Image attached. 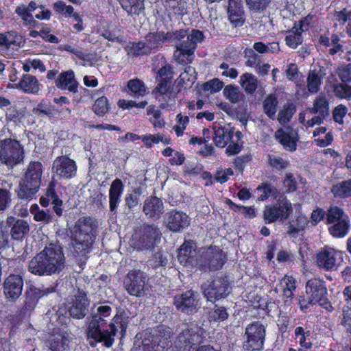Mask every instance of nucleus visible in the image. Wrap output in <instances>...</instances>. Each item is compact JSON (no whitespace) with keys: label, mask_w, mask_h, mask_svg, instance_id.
Instances as JSON below:
<instances>
[{"label":"nucleus","mask_w":351,"mask_h":351,"mask_svg":"<svg viewBox=\"0 0 351 351\" xmlns=\"http://www.w3.org/2000/svg\"><path fill=\"white\" fill-rule=\"evenodd\" d=\"M267 158L268 165L273 169L278 171L286 169L289 165V161L281 157L269 154Z\"/></svg>","instance_id":"obj_61"},{"label":"nucleus","mask_w":351,"mask_h":351,"mask_svg":"<svg viewBox=\"0 0 351 351\" xmlns=\"http://www.w3.org/2000/svg\"><path fill=\"white\" fill-rule=\"evenodd\" d=\"M18 34L15 31L0 33V49H8L15 45Z\"/></svg>","instance_id":"obj_46"},{"label":"nucleus","mask_w":351,"mask_h":351,"mask_svg":"<svg viewBox=\"0 0 351 351\" xmlns=\"http://www.w3.org/2000/svg\"><path fill=\"white\" fill-rule=\"evenodd\" d=\"M127 86L134 96H144L146 94L147 87L145 83L138 78L130 80Z\"/></svg>","instance_id":"obj_51"},{"label":"nucleus","mask_w":351,"mask_h":351,"mask_svg":"<svg viewBox=\"0 0 351 351\" xmlns=\"http://www.w3.org/2000/svg\"><path fill=\"white\" fill-rule=\"evenodd\" d=\"M334 93L339 99H351V86L346 83L338 84L334 87Z\"/></svg>","instance_id":"obj_62"},{"label":"nucleus","mask_w":351,"mask_h":351,"mask_svg":"<svg viewBox=\"0 0 351 351\" xmlns=\"http://www.w3.org/2000/svg\"><path fill=\"white\" fill-rule=\"evenodd\" d=\"M17 87L25 93L37 94L40 90V83L35 76L23 74Z\"/></svg>","instance_id":"obj_32"},{"label":"nucleus","mask_w":351,"mask_h":351,"mask_svg":"<svg viewBox=\"0 0 351 351\" xmlns=\"http://www.w3.org/2000/svg\"><path fill=\"white\" fill-rule=\"evenodd\" d=\"M206 331L196 323H189L178 335L173 351H191L194 346H199L205 339Z\"/></svg>","instance_id":"obj_5"},{"label":"nucleus","mask_w":351,"mask_h":351,"mask_svg":"<svg viewBox=\"0 0 351 351\" xmlns=\"http://www.w3.org/2000/svg\"><path fill=\"white\" fill-rule=\"evenodd\" d=\"M161 232L154 224H143L133 236L134 244L138 250H152L160 242Z\"/></svg>","instance_id":"obj_9"},{"label":"nucleus","mask_w":351,"mask_h":351,"mask_svg":"<svg viewBox=\"0 0 351 351\" xmlns=\"http://www.w3.org/2000/svg\"><path fill=\"white\" fill-rule=\"evenodd\" d=\"M177 125L173 127L174 131L178 136L183 135L184 131L186 130L187 125L189 123V117L188 116H183L179 113L176 116Z\"/></svg>","instance_id":"obj_64"},{"label":"nucleus","mask_w":351,"mask_h":351,"mask_svg":"<svg viewBox=\"0 0 351 351\" xmlns=\"http://www.w3.org/2000/svg\"><path fill=\"white\" fill-rule=\"evenodd\" d=\"M278 105V99L274 94H269L264 99L263 103V111L269 119L273 120L275 119Z\"/></svg>","instance_id":"obj_42"},{"label":"nucleus","mask_w":351,"mask_h":351,"mask_svg":"<svg viewBox=\"0 0 351 351\" xmlns=\"http://www.w3.org/2000/svg\"><path fill=\"white\" fill-rule=\"evenodd\" d=\"M123 48L129 58H134L150 56L148 47L145 45L144 41H129Z\"/></svg>","instance_id":"obj_31"},{"label":"nucleus","mask_w":351,"mask_h":351,"mask_svg":"<svg viewBox=\"0 0 351 351\" xmlns=\"http://www.w3.org/2000/svg\"><path fill=\"white\" fill-rule=\"evenodd\" d=\"M256 190L262 192V194L258 197V201L263 202L270 197L277 198L280 196L277 188L268 182L261 183L258 186Z\"/></svg>","instance_id":"obj_43"},{"label":"nucleus","mask_w":351,"mask_h":351,"mask_svg":"<svg viewBox=\"0 0 351 351\" xmlns=\"http://www.w3.org/2000/svg\"><path fill=\"white\" fill-rule=\"evenodd\" d=\"M313 113H319L322 117L328 114L329 102L324 96H318L313 102V107L311 110Z\"/></svg>","instance_id":"obj_45"},{"label":"nucleus","mask_w":351,"mask_h":351,"mask_svg":"<svg viewBox=\"0 0 351 351\" xmlns=\"http://www.w3.org/2000/svg\"><path fill=\"white\" fill-rule=\"evenodd\" d=\"M274 136L285 150L290 152H293L296 150L297 143L299 140L297 134H293L291 132L285 131L282 128H279L276 131Z\"/></svg>","instance_id":"obj_28"},{"label":"nucleus","mask_w":351,"mask_h":351,"mask_svg":"<svg viewBox=\"0 0 351 351\" xmlns=\"http://www.w3.org/2000/svg\"><path fill=\"white\" fill-rule=\"evenodd\" d=\"M249 10L254 13L264 12L271 0H245Z\"/></svg>","instance_id":"obj_54"},{"label":"nucleus","mask_w":351,"mask_h":351,"mask_svg":"<svg viewBox=\"0 0 351 351\" xmlns=\"http://www.w3.org/2000/svg\"><path fill=\"white\" fill-rule=\"evenodd\" d=\"M173 304L178 311L190 315L196 312L197 300L195 292L189 290L180 295L175 296Z\"/></svg>","instance_id":"obj_18"},{"label":"nucleus","mask_w":351,"mask_h":351,"mask_svg":"<svg viewBox=\"0 0 351 351\" xmlns=\"http://www.w3.org/2000/svg\"><path fill=\"white\" fill-rule=\"evenodd\" d=\"M53 10L56 14H63L65 17H71L74 8L72 5H66L63 1H58L53 4Z\"/></svg>","instance_id":"obj_59"},{"label":"nucleus","mask_w":351,"mask_h":351,"mask_svg":"<svg viewBox=\"0 0 351 351\" xmlns=\"http://www.w3.org/2000/svg\"><path fill=\"white\" fill-rule=\"evenodd\" d=\"M340 38L337 34H332L330 38L327 34H321L318 38V45L322 47H328L331 45L332 47L329 49V54L334 56L342 51V45L339 43Z\"/></svg>","instance_id":"obj_33"},{"label":"nucleus","mask_w":351,"mask_h":351,"mask_svg":"<svg viewBox=\"0 0 351 351\" xmlns=\"http://www.w3.org/2000/svg\"><path fill=\"white\" fill-rule=\"evenodd\" d=\"M167 226L172 232H180L190 225L191 219L186 213L171 210L167 214Z\"/></svg>","instance_id":"obj_19"},{"label":"nucleus","mask_w":351,"mask_h":351,"mask_svg":"<svg viewBox=\"0 0 351 351\" xmlns=\"http://www.w3.org/2000/svg\"><path fill=\"white\" fill-rule=\"evenodd\" d=\"M56 186V180L53 179L49 182L46 189L45 195L40 197L39 203L41 206L47 207L49 206L51 202L60 199L57 193Z\"/></svg>","instance_id":"obj_38"},{"label":"nucleus","mask_w":351,"mask_h":351,"mask_svg":"<svg viewBox=\"0 0 351 351\" xmlns=\"http://www.w3.org/2000/svg\"><path fill=\"white\" fill-rule=\"evenodd\" d=\"M350 221L348 218L332 223L328 227L329 233L335 238H343L349 231Z\"/></svg>","instance_id":"obj_39"},{"label":"nucleus","mask_w":351,"mask_h":351,"mask_svg":"<svg viewBox=\"0 0 351 351\" xmlns=\"http://www.w3.org/2000/svg\"><path fill=\"white\" fill-rule=\"evenodd\" d=\"M90 304L85 291H80L75 295L72 305L69 309V313L73 318L83 319L88 313V308Z\"/></svg>","instance_id":"obj_23"},{"label":"nucleus","mask_w":351,"mask_h":351,"mask_svg":"<svg viewBox=\"0 0 351 351\" xmlns=\"http://www.w3.org/2000/svg\"><path fill=\"white\" fill-rule=\"evenodd\" d=\"M124 191V184L119 178L114 179L109 189V208L112 213H115L121 202V197Z\"/></svg>","instance_id":"obj_27"},{"label":"nucleus","mask_w":351,"mask_h":351,"mask_svg":"<svg viewBox=\"0 0 351 351\" xmlns=\"http://www.w3.org/2000/svg\"><path fill=\"white\" fill-rule=\"evenodd\" d=\"M29 315L27 313L23 312L21 308L16 314L8 315V319L11 325V330L18 328L23 319Z\"/></svg>","instance_id":"obj_63"},{"label":"nucleus","mask_w":351,"mask_h":351,"mask_svg":"<svg viewBox=\"0 0 351 351\" xmlns=\"http://www.w3.org/2000/svg\"><path fill=\"white\" fill-rule=\"evenodd\" d=\"M196 46H192L191 49H183L182 51H176L174 57L176 61L182 65L191 64L194 59V53Z\"/></svg>","instance_id":"obj_49"},{"label":"nucleus","mask_w":351,"mask_h":351,"mask_svg":"<svg viewBox=\"0 0 351 351\" xmlns=\"http://www.w3.org/2000/svg\"><path fill=\"white\" fill-rule=\"evenodd\" d=\"M265 326L260 321L249 324L245 330L243 348L245 351H261L265 341Z\"/></svg>","instance_id":"obj_7"},{"label":"nucleus","mask_w":351,"mask_h":351,"mask_svg":"<svg viewBox=\"0 0 351 351\" xmlns=\"http://www.w3.org/2000/svg\"><path fill=\"white\" fill-rule=\"evenodd\" d=\"M209 319L213 322H222L228 319L229 313L225 306L215 304L209 313Z\"/></svg>","instance_id":"obj_47"},{"label":"nucleus","mask_w":351,"mask_h":351,"mask_svg":"<svg viewBox=\"0 0 351 351\" xmlns=\"http://www.w3.org/2000/svg\"><path fill=\"white\" fill-rule=\"evenodd\" d=\"M196 243L193 240L184 241L178 250V260L184 267H192L196 261Z\"/></svg>","instance_id":"obj_21"},{"label":"nucleus","mask_w":351,"mask_h":351,"mask_svg":"<svg viewBox=\"0 0 351 351\" xmlns=\"http://www.w3.org/2000/svg\"><path fill=\"white\" fill-rule=\"evenodd\" d=\"M285 38V44L291 49H296L303 43L302 32L293 25V26L286 31Z\"/></svg>","instance_id":"obj_37"},{"label":"nucleus","mask_w":351,"mask_h":351,"mask_svg":"<svg viewBox=\"0 0 351 351\" xmlns=\"http://www.w3.org/2000/svg\"><path fill=\"white\" fill-rule=\"evenodd\" d=\"M6 225L10 230V237L13 240L22 241L29 232V225L27 221L8 216Z\"/></svg>","instance_id":"obj_20"},{"label":"nucleus","mask_w":351,"mask_h":351,"mask_svg":"<svg viewBox=\"0 0 351 351\" xmlns=\"http://www.w3.org/2000/svg\"><path fill=\"white\" fill-rule=\"evenodd\" d=\"M296 112V106L293 103H287L284 105L282 109L278 112V120L281 124L288 123Z\"/></svg>","instance_id":"obj_48"},{"label":"nucleus","mask_w":351,"mask_h":351,"mask_svg":"<svg viewBox=\"0 0 351 351\" xmlns=\"http://www.w3.org/2000/svg\"><path fill=\"white\" fill-rule=\"evenodd\" d=\"M293 213L290 201L285 195H280L276 203L265 206L263 219L265 223L284 221L288 219Z\"/></svg>","instance_id":"obj_8"},{"label":"nucleus","mask_w":351,"mask_h":351,"mask_svg":"<svg viewBox=\"0 0 351 351\" xmlns=\"http://www.w3.org/2000/svg\"><path fill=\"white\" fill-rule=\"evenodd\" d=\"M24 280L19 274H10L4 280L3 292L10 302H15L21 295Z\"/></svg>","instance_id":"obj_16"},{"label":"nucleus","mask_w":351,"mask_h":351,"mask_svg":"<svg viewBox=\"0 0 351 351\" xmlns=\"http://www.w3.org/2000/svg\"><path fill=\"white\" fill-rule=\"evenodd\" d=\"M317 21V17L316 15L308 14L306 16L302 17L298 23L295 22L294 25L303 33L314 27Z\"/></svg>","instance_id":"obj_50"},{"label":"nucleus","mask_w":351,"mask_h":351,"mask_svg":"<svg viewBox=\"0 0 351 351\" xmlns=\"http://www.w3.org/2000/svg\"><path fill=\"white\" fill-rule=\"evenodd\" d=\"M106 321L99 316L93 315L87 328V336L94 339L96 342L103 343L106 348H110L114 341L117 332H119L121 337H123L128 328V318L123 313H117L112 318L109 328H103L106 325Z\"/></svg>","instance_id":"obj_3"},{"label":"nucleus","mask_w":351,"mask_h":351,"mask_svg":"<svg viewBox=\"0 0 351 351\" xmlns=\"http://www.w3.org/2000/svg\"><path fill=\"white\" fill-rule=\"evenodd\" d=\"M143 212L148 219H159L164 213L162 200L155 196H148L144 201Z\"/></svg>","instance_id":"obj_22"},{"label":"nucleus","mask_w":351,"mask_h":351,"mask_svg":"<svg viewBox=\"0 0 351 351\" xmlns=\"http://www.w3.org/2000/svg\"><path fill=\"white\" fill-rule=\"evenodd\" d=\"M56 86L61 90H68L75 93L77 90V82L75 80L73 71L62 72L56 80Z\"/></svg>","instance_id":"obj_30"},{"label":"nucleus","mask_w":351,"mask_h":351,"mask_svg":"<svg viewBox=\"0 0 351 351\" xmlns=\"http://www.w3.org/2000/svg\"><path fill=\"white\" fill-rule=\"evenodd\" d=\"M128 15L138 16L144 10V0H117Z\"/></svg>","instance_id":"obj_36"},{"label":"nucleus","mask_w":351,"mask_h":351,"mask_svg":"<svg viewBox=\"0 0 351 351\" xmlns=\"http://www.w3.org/2000/svg\"><path fill=\"white\" fill-rule=\"evenodd\" d=\"M170 341L165 335H154L152 337L151 348L155 351H163L169 346Z\"/></svg>","instance_id":"obj_55"},{"label":"nucleus","mask_w":351,"mask_h":351,"mask_svg":"<svg viewBox=\"0 0 351 351\" xmlns=\"http://www.w3.org/2000/svg\"><path fill=\"white\" fill-rule=\"evenodd\" d=\"M42 175V163L39 161H31L15 189L18 199L25 201L33 199L40 188Z\"/></svg>","instance_id":"obj_4"},{"label":"nucleus","mask_w":351,"mask_h":351,"mask_svg":"<svg viewBox=\"0 0 351 351\" xmlns=\"http://www.w3.org/2000/svg\"><path fill=\"white\" fill-rule=\"evenodd\" d=\"M340 256H341L340 251L325 245L317 252L314 261L319 269L332 271L337 268V259Z\"/></svg>","instance_id":"obj_11"},{"label":"nucleus","mask_w":351,"mask_h":351,"mask_svg":"<svg viewBox=\"0 0 351 351\" xmlns=\"http://www.w3.org/2000/svg\"><path fill=\"white\" fill-rule=\"evenodd\" d=\"M25 158V149L20 142L12 138L0 141V162L8 168L21 164Z\"/></svg>","instance_id":"obj_6"},{"label":"nucleus","mask_w":351,"mask_h":351,"mask_svg":"<svg viewBox=\"0 0 351 351\" xmlns=\"http://www.w3.org/2000/svg\"><path fill=\"white\" fill-rule=\"evenodd\" d=\"M348 218L344 210L337 206H330L326 211V222L328 225Z\"/></svg>","instance_id":"obj_44"},{"label":"nucleus","mask_w":351,"mask_h":351,"mask_svg":"<svg viewBox=\"0 0 351 351\" xmlns=\"http://www.w3.org/2000/svg\"><path fill=\"white\" fill-rule=\"evenodd\" d=\"M330 192L335 198L342 199L351 197V179L333 184Z\"/></svg>","instance_id":"obj_35"},{"label":"nucleus","mask_w":351,"mask_h":351,"mask_svg":"<svg viewBox=\"0 0 351 351\" xmlns=\"http://www.w3.org/2000/svg\"><path fill=\"white\" fill-rule=\"evenodd\" d=\"M227 260V255L218 246L210 245L202 248L199 261L204 269L211 271L220 270Z\"/></svg>","instance_id":"obj_10"},{"label":"nucleus","mask_w":351,"mask_h":351,"mask_svg":"<svg viewBox=\"0 0 351 351\" xmlns=\"http://www.w3.org/2000/svg\"><path fill=\"white\" fill-rule=\"evenodd\" d=\"M322 84V77L315 71H310L307 76V88L311 93L319 91Z\"/></svg>","instance_id":"obj_56"},{"label":"nucleus","mask_w":351,"mask_h":351,"mask_svg":"<svg viewBox=\"0 0 351 351\" xmlns=\"http://www.w3.org/2000/svg\"><path fill=\"white\" fill-rule=\"evenodd\" d=\"M306 293L313 300H320V298L328 295L326 282L320 278H312L306 282Z\"/></svg>","instance_id":"obj_26"},{"label":"nucleus","mask_w":351,"mask_h":351,"mask_svg":"<svg viewBox=\"0 0 351 351\" xmlns=\"http://www.w3.org/2000/svg\"><path fill=\"white\" fill-rule=\"evenodd\" d=\"M185 1L183 0H173L162 4L168 15L180 16H182L186 14V9L185 7Z\"/></svg>","instance_id":"obj_40"},{"label":"nucleus","mask_w":351,"mask_h":351,"mask_svg":"<svg viewBox=\"0 0 351 351\" xmlns=\"http://www.w3.org/2000/svg\"><path fill=\"white\" fill-rule=\"evenodd\" d=\"M69 340L62 333L52 334L47 341L51 351H66L69 350Z\"/></svg>","instance_id":"obj_34"},{"label":"nucleus","mask_w":351,"mask_h":351,"mask_svg":"<svg viewBox=\"0 0 351 351\" xmlns=\"http://www.w3.org/2000/svg\"><path fill=\"white\" fill-rule=\"evenodd\" d=\"M310 335L311 332L309 330L305 331L302 326H298L295 329V337L298 338L300 336L299 340L300 345L306 350L312 348V343L306 341V337H309Z\"/></svg>","instance_id":"obj_60"},{"label":"nucleus","mask_w":351,"mask_h":351,"mask_svg":"<svg viewBox=\"0 0 351 351\" xmlns=\"http://www.w3.org/2000/svg\"><path fill=\"white\" fill-rule=\"evenodd\" d=\"M52 170L59 178L71 180L76 176L77 166L68 156H60L53 161Z\"/></svg>","instance_id":"obj_14"},{"label":"nucleus","mask_w":351,"mask_h":351,"mask_svg":"<svg viewBox=\"0 0 351 351\" xmlns=\"http://www.w3.org/2000/svg\"><path fill=\"white\" fill-rule=\"evenodd\" d=\"M97 222L91 217H81L69 228L70 248L75 257H84L93 248L97 237Z\"/></svg>","instance_id":"obj_2"},{"label":"nucleus","mask_w":351,"mask_h":351,"mask_svg":"<svg viewBox=\"0 0 351 351\" xmlns=\"http://www.w3.org/2000/svg\"><path fill=\"white\" fill-rule=\"evenodd\" d=\"M56 291L53 287H48L46 289H40L35 287H29L25 292V300L23 306L21 308L23 312H26L30 315L34 309L38 300L45 295H47Z\"/></svg>","instance_id":"obj_17"},{"label":"nucleus","mask_w":351,"mask_h":351,"mask_svg":"<svg viewBox=\"0 0 351 351\" xmlns=\"http://www.w3.org/2000/svg\"><path fill=\"white\" fill-rule=\"evenodd\" d=\"M228 16L230 23L234 27H241L244 24L245 18L241 1L229 0Z\"/></svg>","instance_id":"obj_25"},{"label":"nucleus","mask_w":351,"mask_h":351,"mask_svg":"<svg viewBox=\"0 0 351 351\" xmlns=\"http://www.w3.org/2000/svg\"><path fill=\"white\" fill-rule=\"evenodd\" d=\"M234 136L236 137V142H234L233 140L228 143V145L226 149V154L228 156H233L239 154L243 149V142L241 139L243 138V134L241 131H237L235 132Z\"/></svg>","instance_id":"obj_53"},{"label":"nucleus","mask_w":351,"mask_h":351,"mask_svg":"<svg viewBox=\"0 0 351 351\" xmlns=\"http://www.w3.org/2000/svg\"><path fill=\"white\" fill-rule=\"evenodd\" d=\"M240 84L247 94H253L258 88L257 78L250 73H245L240 77Z\"/></svg>","instance_id":"obj_41"},{"label":"nucleus","mask_w":351,"mask_h":351,"mask_svg":"<svg viewBox=\"0 0 351 351\" xmlns=\"http://www.w3.org/2000/svg\"><path fill=\"white\" fill-rule=\"evenodd\" d=\"M123 285L130 295L136 297L143 295L145 285L144 273L137 269L130 271L124 279Z\"/></svg>","instance_id":"obj_15"},{"label":"nucleus","mask_w":351,"mask_h":351,"mask_svg":"<svg viewBox=\"0 0 351 351\" xmlns=\"http://www.w3.org/2000/svg\"><path fill=\"white\" fill-rule=\"evenodd\" d=\"M234 128L218 127L214 128L213 141L218 147H225L235 135Z\"/></svg>","instance_id":"obj_29"},{"label":"nucleus","mask_w":351,"mask_h":351,"mask_svg":"<svg viewBox=\"0 0 351 351\" xmlns=\"http://www.w3.org/2000/svg\"><path fill=\"white\" fill-rule=\"evenodd\" d=\"M66 258L62 247L49 243L28 263V271L38 276L60 274L64 269Z\"/></svg>","instance_id":"obj_1"},{"label":"nucleus","mask_w":351,"mask_h":351,"mask_svg":"<svg viewBox=\"0 0 351 351\" xmlns=\"http://www.w3.org/2000/svg\"><path fill=\"white\" fill-rule=\"evenodd\" d=\"M38 8V4L34 1H31L27 6L24 4L18 5L15 9V13L19 16L22 20H27L26 17H30L32 12Z\"/></svg>","instance_id":"obj_57"},{"label":"nucleus","mask_w":351,"mask_h":351,"mask_svg":"<svg viewBox=\"0 0 351 351\" xmlns=\"http://www.w3.org/2000/svg\"><path fill=\"white\" fill-rule=\"evenodd\" d=\"M110 107L108 98L105 96L97 98L93 105V111L99 117H103L109 111Z\"/></svg>","instance_id":"obj_52"},{"label":"nucleus","mask_w":351,"mask_h":351,"mask_svg":"<svg viewBox=\"0 0 351 351\" xmlns=\"http://www.w3.org/2000/svg\"><path fill=\"white\" fill-rule=\"evenodd\" d=\"M32 112L35 115L38 117H49L53 114V109L49 101L43 99L33 108Z\"/></svg>","instance_id":"obj_58"},{"label":"nucleus","mask_w":351,"mask_h":351,"mask_svg":"<svg viewBox=\"0 0 351 351\" xmlns=\"http://www.w3.org/2000/svg\"><path fill=\"white\" fill-rule=\"evenodd\" d=\"M229 287V282L226 277H217L204 288L203 293L208 301L215 303L228 295Z\"/></svg>","instance_id":"obj_12"},{"label":"nucleus","mask_w":351,"mask_h":351,"mask_svg":"<svg viewBox=\"0 0 351 351\" xmlns=\"http://www.w3.org/2000/svg\"><path fill=\"white\" fill-rule=\"evenodd\" d=\"M173 66L165 61V64L158 70L156 75L157 85L154 92L160 95H167L171 91L173 80Z\"/></svg>","instance_id":"obj_13"},{"label":"nucleus","mask_w":351,"mask_h":351,"mask_svg":"<svg viewBox=\"0 0 351 351\" xmlns=\"http://www.w3.org/2000/svg\"><path fill=\"white\" fill-rule=\"evenodd\" d=\"M172 35L170 32H150L145 36V45L148 47L150 55L162 47L166 41H171Z\"/></svg>","instance_id":"obj_24"}]
</instances>
